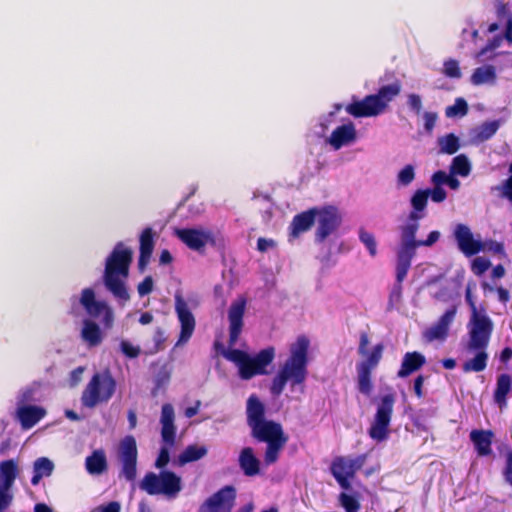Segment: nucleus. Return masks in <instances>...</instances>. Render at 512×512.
<instances>
[{
    "instance_id": "1",
    "label": "nucleus",
    "mask_w": 512,
    "mask_h": 512,
    "mask_svg": "<svg viewBox=\"0 0 512 512\" xmlns=\"http://www.w3.org/2000/svg\"><path fill=\"white\" fill-rule=\"evenodd\" d=\"M310 341L305 335L298 336L290 345L289 356L280 366L270 385V393L280 396L286 385L293 390L297 386H303L308 376Z\"/></svg>"
},
{
    "instance_id": "2",
    "label": "nucleus",
    "mask_w": 512,
    "mask_h": 512,
    "mask_svg": "<svg viewBox=\"0 0 512 512\" xmlns=\"http://www.w3.org/2000/svg\"><path fill=\"white\" fill-rule=\"evenodd\" d=\"M132 256V250L125 248L123 243L119 242L105 262L104 285L117 300L124 303L130 299L125 280L129 275Z\"/></svg>"
},
{
    "instance_id": "3",
    "label": "nucleus",
    "mask_w": 512,
    "mask_h": 512,
    "mask_svg": "<svg viewBox=\"0 0 512 512\" xmlns=\"http://www.w3.org/2000/svg\"><path fill=\"white\" fill-rule=\"evenodd\" d=\"M400 91V83L394 81L381 86L376 94L367 95L362 100L353 99L345 110L355 118L377 116L386 110L388 104L399 95Z\"/></svg>"
},
{
    "instance_id": "4",
    "label": "nucleus",
    "mask_w": 512,
    "mask_h": 512,
    "mask_svg": "<svg viewBox=\"0 0 512 512\" xmlns=\"http://www.w3.org/2000/svg\"><path fill=\"white\" fill-rule=\"evenodd\" d=\"M369 344V336L367 332L360 333V340L358 346V354L364 359L357 363V389L364 396L369 397L373 391L372 372L380 363L384 344H376L369 352L367 346Z\"/></svg>"
},
{
    "instance_id": "5",
    "label": "nucleus",
    "mask_w": 512,
    "mask_h": 512,
    "mask_svg": "<svg viewBox=\"0 0 512 512\" xmlns=\"http://www.w3.org/2000/svg\"><path fill=\"white\" fill-rule=\"evenodd\" d=\"M223 356L237 365L241 379L249 380L256 375L267 373L266 367L275 358V348L270 346L262 349L254 357L240 349H228L223 350Z\"/></svg>"
},
{
    "instance_id": "6",
    "label": "nucleus",
    "mask_w": 512,
    "mask_h": 512,
    "mask_svg": "<svg viewBox=\"0 0 512 512\" xmlns=\"http://www.w3.org/2000/svg\"><path fill=\"white\" fill-rule=\"evenodd\" d=\"M410 203L412 207L409 214L410 222L402 227L401 244L397 253L396 281L399 289L407 275L416 250V192L412 194Z\"/></svg>"
},
{
    "instance_id": "7",
    "label": "nucleus",
    "mask_w": 512,
    "mask_h": 512,
    "mask_svg": "<svg viewBox=\"0 0 512 512\" xmlns=\"http://www.w3.org/2000/svg\"><path fill=\"white\" fill-rule=\"evenodd\" d=\"M116 386L110 371L95 373L82 392V405L86 408H94L98 404L107 403L113 397Z\"/></svg>"
},
{
    "instance_id": "8",
    "label": "nucleus",
    "mask_w": 512,
    "mask_h": 512,
    "mask_svg": "<svg viewBox=\"0 0 512 512\" xmlns=\"http://www.w3.org/2000/svg\"><path fill=\"white\" fill-rule=\"evenodd\" d=\"M140 488L149 495L164 494L170 498L182 489L181 478L173 471L164 470L159 475L148 472L140 483Z\"/></svg>"
},
{
    "instance_id": "9",
    "label": "nucleus",
    "mask_w": 512,
    "mask_h": 512,
    "mask_svg": "<svg viewBox=\"0 0 512 512\" xmlns=\"http://www.w3.org/2000/svg\"><path fill=\"white\" fill-rule=\"evenodd\" d=\"M161 438L165 446L161 447L158 457L155 461V467L162 469L170 461L169 448L176 443L177 427L175 425V412L171 404L166 403L161 408Z\"/></svg>"
},
{
    "instance_id": "10",
    "label": "nucleus",
    "mask_w": 512,
    "mask_h": 512,
    "mask_svg": "<svg viewBox=\"0 0 512 512\" xmlns=\"http://www.w3.org/2000/svg\"><path fill=\"white\" fill-rule=\"evenodd\" d=\"M367 461V454H360L354 458L336 456L330 465V472L339 486L344 490H350L352 480Z\"/></svg>"
},
{
    "instance_id": "11",
    "label": "nucleus",
    "mask_w": 512,
    "mask_h": 512,
    "mask_svg": "<svg viewBox=\"0 0 512 512\" xmlns=\"http://www.w3.org/2000/svg\"><path fill=\"white\" fill-rule=\"evenodd\" d=\"M394 403L395 395L393 393L385 394L380 398L376 414L368 431L373 440L382 442L387 439Z\"/></svg>"
},
{
    "instance_id": "12",
    "label": "nucleus",
    "mask_w": 512,
    "mask_h": 512,
    "mask_svg": "<svg viewBox=\"0 0 512 512\" xmlns=\"http://www.w3.org/2000/svg\"><path fill=\"white\" fill-rule=\"evenodd\" d=\"M493 328H490L486 334L479 335V340L474 341L472 331H468L469 341L467 349L469 351H476V355L463 363L462 369L465 373L468 372H481L486 369L488 362V353L486 349L489 345Z\"/></svg>"
},
{
    "instance_id": "13",
    "label": "nucleus",
    "mask_w": 512,
    "mask_h": 512,
    "mask_svg": "<svg viewBox=\"0 0 512 512\" xmlns=\"http://www.w3.org/2000/svg\"><path fill=\"white\" fill-rule=\"evenodd\" d=\"M137 444L132 435L125 436L119 444V459L121 462L120 477L133 482L137 475Z\"/></svg>"
},
{
    "instance_id": "14",
    "label": "nucleus",
    "mask_w": 512,
    "mask_h": 512,
    "mask_svg": "<svg viewBox=\"0 0 512 512\" xmlns=\"http://www.w3.org/2000/svg\"><path fill=\"white\" fill-rule=\"evenodd\" d=\"M80 303L88 315L93 318L102 316V324L109 329L113 326L114 313L112 308L104 301H97L92 288H85L81 292Z\"/></svg>"
},
{
    "instance_id": "15",
    "label": "nucleus",
    "mask_w": 512,
    "mask_h": 512,
    "mask_svg": "<svg viewBox=\"0 0 512 512\" xmlns=\"http://www.w3.org/2000/svg\"><path fill=\"white\" fill-rule=\"evenodd\" d=\"M174 235L189 249L203 252L206 245H216L214 233L211 230L196 228H176Z\"/></svg>"
},
{
    "instance_id": "16",
    "label": "nucleus",
    "mask_w": 512,
    "mask_h": 512,
    "mask_svg": "<svg viewBox=\"0 0 512 512\" xmlns=\"http://www.w3.org/2000/svg\"><path fill=\"white\" fill-rule=\"evenodd\" d=\"M465 300L471 311L468 331H472L474 341H478L479 335L486 334L490 328H494V325L485 309L477 308L470 287L465 291Z\"/></svg>"
},
{
    "instance_id": "17",
    "label": "nucleus",
    "mask_w": 512,
    "mask_h": 512,
    "mask_svg": "<svg viewBox=\"0 0 512 512\" xmlns=\"http://www.w3.org/2000/svg\"><path fill=\"white\" fill-rule=\"evenodd\" d=\"M236 499V489L232 485H226L201 506L199 512H231Z\"/></svg>"
},
{
    "instance_id": "18",
    "label": "nucleus",
    "mask_w": 512,
    "mask_h": 512,
    "mask_svg": "<svg viewBox=\"0 0 512 512\" xmlns=\"http://www.w3.org/2000/svg\"><path fill=\"white\" fill-rule=\"evenodd\" d=\"M318 227L315 233V240L322 243L331 235L341 223V216L338 209L333 206L317 208Z\"/></svg>"
},
{
    "instance_id": "19",
    "label": "nucleus",
    "mask_w": 512,
    "mask_h": 512,
    "mask_svg": "<svg viewBox=\"0 0 512 512\" xmlns=\"http://www.w3.org/2000/svg\"><path fill=\"white\" fill-rule=\"evenodd\" d=\"M175 312L180 322V334L177 345L187 343L193 335L196 320L187 302L180 296H175Z\"/></svg>"
},
{
    "instance_id": "20",
    "label": "nucleus",
    "mask_w": 512,
    "mask_h": 512,
    "mask_svg": "<svg viewBox=\"0 0 512 512\" xmlns=\"http://www.w3.org/2000/svg\"><path fill=\"white\" fill-rule=\"evenodd\" d=\"M457 313V306L453 305L438 319L436 323L425 329L422 337L426 342H444L449 335L450 325L453 323Z\"/></svg>"
},
{
    "instance_id": "21",
    "label": "nucleus",
    "mask_w": 512,
    "mask_h": 512,
    "mask_svg": "<svg viewBox=\"0 0 512 512\" xmlns=\"http://www.w3.org/2000/svg\"><path fill=\"white\" fill-rule=\"evenodd\" d=\"M246 298L238 297L235 301H233L228 310V320H229V340L228 344L230 347L234 346L239 339V336L242 332L244 322V314L246 309Z\"/></svg>"
},
{
    "instance_id": "22",
    "label": "nucleus",
    "mask_w": 512,
    "mask_h": 512,
    "mask_svg": "<svg viewBox=\"0 0 512 512\" xmlns=\"http://www.w3.org/2000/svg\"><path fill=\"white\" fill-rule=\"evenodd\" d=\"M252 436L260 442L274 443L288 440V436L284 434L280 423L265 420L262 423L251 428Z\"/></svg>"
},
{
    "instance_id": "23",
    "label": "nucleus",
    "mask_w": 512,
    "mask_h": 512,
    "mask_svg": "<svg viewBox=\"0 0 512 512\" xmlns=\"http://www.w3.org/2000/svg\"><path fill=\"white\" fill-rule=\"evenodd\" d=\"M454 236L459 249L467 256L478 254L484 249V245L480 240H475L468 226L458 224L454 231Z\"/></svg>"
},
{
    "instance_id": "24",
    "label": "nucleus",
    "mask_w": 512,
    "mask_h": 512,
    "mask_svg": "<svg viewBox=\"0 0 512 512\" xmlns=\"http://www.w3.org/2000/svg\"><path fill=\"white\" fill-rule=\"evenodd\" d=\"M317 216V208H311L295 215L289 226V236L296 239L300 234L307 232L313 226Z\"/></svg>"
},
{
    "instance_id": "25",
    "label": "nucleus",
    "mask_w": 512,
    "mask_h": 512,
    "mask_svg": "<svg viewBox=\"0 0 512 512\" xmlns=\"http://www.w3.org/2000/svg\"><path fill=\"white\" fill-rule=\"evenodd\" d=\"M46 410L40 406L22 405L17 408L16 416L23 429L35 426L44 416Z\"/></svg>"
},
{
    "instance_id": "26",
    "label": "nucleus",
    "mask_w": 512,
    "mask_h": 512,
    "mask_svg": "<svg viewBox=\"0 0 512 512\" xmlns=\"http://www.w3.org/2000/svg\"><path fill=\"white\" fill-rule=\"evenodd\" d=\"M494 433L492 430L474 429L470 432V440L474 445L478 456H489L492 454V441Z\"/></svg>"
},
{
    "instance_id": "27",
    "label": "nucleus",
    "mask_w": 512,
    "mask_h": 512,
    "mask_svg": "<svg viewBox=\"0 0 512 512\" xmlns=\"http://www.w3.org/2000/svg\"><path fill=\"white\" fill-rule=\"evenodd\" d=\"M154 249V232L151 227H146L140 235V255L138 268L143 272L148 265Z\"/></svg>"
},
{
    "instance_id": "28",
    "label": "nucleus",
    "mask_w": 512,
    "mask_h": 512,
    "mask_svg": "<svg viewBox=\"0 0 512 512\" xmlns=\"http://www.w3.org/2000/svg\"><path fill=\"white\" fill-rule=\"evenodd\" d=\"M355 139V127L353 123H348L334 129L330 135L329 142L335 149H340L344 145L353 142Z\"/></svg>"
},
{
    "instance_id": "29",
    "label": "nucleus",
    "mask_w": 512,
    "mask_h": 512,
    "mask_svg": "<svg viewBox=\"0 0 512 512\" xmlns=\"http://www.w3.org/2000/svg\"><path fill=\"white\" fill-rule=\"evenodd\" d=\"M246 414L250 428L265 421V406L256 394L250 395L247 399Z\"/></svg>"
},
{
    "instance_id": "30",
    "label": "nucleus",
    "mask_w": 512,
    "mask_h": 512,
    "mask_svg": "<svg viewBox=\"0 0 512 512\" xmlns=\"http://www.w3.org/2000/svg\"><path fill=\"white\" fill-rule=\"evenodd\" d=\"M239 466L246 476L251 477L259 474L260 461L254 455V451L251 447H245L241 450L239 455Z\"/></svg>"
},
{
    "instance_id": "31",
    "label": "nucleus",
    "mask_w": 512,
    "mask_h": 512,
    "mask_svg": "<svg viewBox=\"0 0 512 512\" xmlns=\"http://www.w3.org/2000/svg\"><path fill=\"white\" fill-rule=\"evenodd\" d=\"M81 338L90 347H96L101 344L103 340L102 331L98 324L92 320H84L81 330Z\"/></svg>"
},
{
    "instance_id": "32",
    "label": "nucleus",
    "mask_w": 512,
    "mask_h": 512,
    "mask_svg": "<svg viewBox=\"0 0 512 512\" xmlns=\"http://www.w3.org/2000/svg\"><path fill=\"white\" fill-rule=\"evenodd\" d=\"M86 470L91 475H100L104 473L107 468V459L103 450H95L85 460Z\"/></svg>"
},
{
    "instance_id": "33",
    "label": "nucleus",
    "mask_w": 512,
    "mask_h": 512,
    "mask_svg": "<svg viewBox=\"0 0 512 512\" xmlns=\"http://www.w3.org/2000/svg\"><path fill=\"white\" fill-rule=\"evenodd\" d=\"M512 377L503 373L497 377L496 389L494 391V401L500 406H505L507 402V395L511 391Z\"/></svg>"
},
{
    "instance_id": "34",
    "label": "nucleus",
    "mask_w": 512,
    "mask_h": 512,
    "mask_svg": "<svg viewBox=\"0 0 512 512\" xmlns=\"http://www.w3.org/2000/svg\"><path fill=\"white\" fill-rule=\"evenodd\" d=\"M207 448L205 446L188 445L177 458L179 466H184L187 463L198 461L207 455Z\"/></svg>"
},
{
    "instance_id": "35",
    "label": "nucleus",
    "mask_w": 512,
    "mask_h": 512,
    "mask_svg": "<svg viewBox=\"0 0 512 512\" xmlns=\"http://www.w3.org/2000/svg\"><path fill=\"white\" fill-rule=\"evenodd\" d=\"M18 475V466L13 459L0 463V484L12 487Z\"/></svg>"
},
{
    "instance_id": "36",
    "label": "nucleus",
    "mask_w": 512,
    "mask_h": 512,
    "mask_svg": "<svg viewBox=\"0 0 512 512\" xmlns=\"http://www.w3.org/2000/svg\"><path fill=\"white\" fill-rule=\"evenodd\" d=\"M471 83L473 85H482L488 82H495L496 80V70L492 65H486L483 67H478L474 70L471 75Z\"/></svg>"
},
{
    "instance_id": "37",
    "label": "nucleus",
    "mask_w": 512,
    "mask_h": 512,
    "mask_svg": "<svg viewBox=\"0 0 512 512\" xmlns=\"http://www.w3.org/2000/svg\"><path fill=\"white\" fill-rule=\"evenodd\" d=\"M439 153L453 155L460 148V140L459 137L454 133H449L444 136H441L437 139Z\"/></svg>"
},
{
    "instance_id": "38",
    "label": "nucleus",
    "mask_w": 512,
    "mask_h": 512,
    "mask_svg": "<svg viewBox=\"0 0 512 512\" xmlns=\"http://www.w3.org/2000/svg\"><path fill=\"white\" fill-rule=\"evenodd\" d=\"M471 163L465 154H459L452 159L450 173L461 177H467L471 172Z\"/></svg>"
},
{
    "instance_id": "39",
    "label": "nucleus",
    "mask_w": 512,
    "mask_h": 512,
    "mask_svg": "<svg viewBox=\"0 0 512 512\" xmlns=\"http://www.w3.org/2000/svg\"><path fill=\"white\" fill-rule=\"evenodd\" d=\"M499 126L497 120L486 121L475 129L474 138L479 142H485L496 134Z\"/></svg>"
},
{
    "instance_id": "40",
    "label": "nucleus",
    "mask_w": 512,
    "mask_h": 512,
    "mask_svg": "<svg viewBox=\"0 0 512 512\" xmlns=\"http://www.w3.org/2000/svg\"><path fill=\"white\" fill-rule=\"evenodd\" d=\"M288 440L274 443H267L264 461L267 465L274 464L279 458L280 451L284 448Z\"/></svg>"
},
{
    "instance_id": "41",
    "label": "nucleus",
    "mask_w": 512,
    "mask_h": 512,
    "mask_svg": "<svg viewBox=\"0 0 512 512\" xmlns=\"http://www.w3.org/2000/svg\"><path fill=\"white\" fill-rule=\"evenodd\" d=\"M416 371V351L408 352L402 362L401 368L397 375L400 378H405Z\"/></svg>"
},
{
    "instance_id": "42",
    "label": "nucleus",
    "mask_w": 512,
    "mask_h": 512,
    "mask_svg": "<svg viewBox=\"0 0 512 512\" xmlns=\"http://www.w3.org/2000/svg\"><path fill=\"white\" fill-rule=\"evenodd\" d=\"M468 113V104L464 98H457L453 105L446 107L445 115L448 118L465 116Z\"/></svg>"
},
{
    "instance_id": "43",
    "label": "nucleus",
    "mask_w": 512,
    "mask_h": 512,
    "mask_svg": "<svg viewBox=\"0 0 512 512\" xmlns=\"http://www.w3.org/2000/svg\"><path fill=\"white\" fill-rule=\"evenodd\" d=\"M33 469L34 472L40 473L43 477H48L53 472L54 464L50 459L46 457H40L35 460Z\"/></svg>"
},
{
    "instance_id": "44",
    "label": "nucleus",
    "mask_w": 512,
    "mask_h": 512,
    "mask_svg": "<svg viewBox=\"0 0 512 512\" xmlns=\"http://www.w3.org/2000/svg\"><path fill=\"white\" fill-rule=\"evenodd\" d=\"M339 502L346 512H359L361 508L358 499L345 492L339 495Z\"/></svg>"
},
{
    "instance_id": "45",
    "label": "nucleus",
    "mask_w": 512,
    "mask_h": 512,
    "mask_svg": "<svg viewBox=\"0 0 512 512\" xmlns=\"http://www.w3.org/2000/svg\"><path fill=\"white\" fill-rule=\"evenodd\" d=\"M359 239L366 246L369 251V254L374 257L377 254V243L375 237L372 233L367 232L365 229L361 228L359 230Z\"/></svg>"
},
{
    "instance_id": "46",
    "label": "nucleus",
    "mask_w": 512,
    "mask_h": 512,
    "mask_svg": "<svg viewBox=\"0 0 512 512\" xmlns=\"http://www.w3.org/2000/svg\"><path fill=\"white\" fill-rule=\"evenodd\" d=\"M443 74L449 78L459 79L462 76L459 62L452 58L444 61Z\"/></svg>"
},
{
    "instance_id": "47",
    "label": "nucleus",
    "mask_w": 512,
    "mask_h": 512,
    "mask_svg": "<svg viewBox=\"0 0 512 512\" xmlns=\"http://www.w3.org/2000/svg\"><path fill=\"white\" fill-rule=\"evenodd\" d=\"M10 486L0 484V512H4L13 501V494Z\"/></svg>"
},
{
    "instance_id": "48",
    "label": "nucleus",
    "mask_w": 512,
    "mask_h": 512,
    "mask_svg": "<svg viewBox=\"0 0 512 512\" xmlns=\"http://www.w3.org/2000/svg\"><path fill=\"white\" fill-rule=\"evenodd\" d=\"M491 266V262L483 257H477L473 260L471 269L475 275H482Z\"/></svg>"
},
{
    "instance_id": "49",
    "label": "nucleus",
    "mask_w": 512,
    "mask_h": 512,
    "mask_svg": "<svg viewBox=\"0 0 512 512\" xmlns=\"http://www.w3.org/2000/svg\"><path fill=\"white\" fill-rule=\"evenodd\" d=\"M414 177V167L412 165H407L399 172L398 183L401 185H408L414 180Z\"/></svg>"
},
{
    "instance_id": "50",
    "label": "nucleus",
    "mask_w": 512,
    "mask_h": 512,
    "mask_svg": "<svg viewBox=\"0 0 512 512\" xmlns=\"http://www.w3.org/2000/svg\"><path fill=\"white\" fill-rule=\"evenodd\" d=\"M424 192L427 193L428 198L430 197L432 201L436 203L443 202L447 197V193L443 187L434 186V188L426 189Z\"/></svg>"
},
{
    "instance_id": "51",
    "label": "nucleus",
    "mask_w": 512,
    "mask_h": 512,
    "mask_svg": "<svg viewBox=\"0 0 512 512\" xmlns=\"http://www.w3.org/2000/svg\"><path fill=\"white\" fill-rule=\"evenodd\" d=\"M496 14L500 21L505 20L507 22L509 20H512V13L509 9V6H508V4L504 3L503 1L497 2Z\"/></svg>"
},
{
    "instance_id": "52",
    "label": "nucleus",
    "mask_w": 512,
    "mask_h": 512,
    "mask_svg": "<svg viewBox=\"0 0 512 512\" xmlns=\"http://www.w3.org/2000/svg\"><path fill=\"white\" fill-rule=\"evenodd\" d=\"M121 352L129 358H136L140 354V348L133 346L130 342L123 340L120 343Z\"/></svg>"
},
{
    "instance_id": "53",
    "label": "nucleus",
    "mask_w": 512,
    "mask_h": 512,
    "mask_svg": "<svg viewBox=\"0 0 512 512\" xmlns=\"http://www.w3.org/2000/svg\"><path fill=\"white\" fill-rule=\"evenodd\" d=\"M154 281L152 276H146L142 282L138 284V294L143 297L150 294L153 290Z\"/></svg>"
},
{
    "instance_id": "54",
    "label": "nucleus",
    "mask_w": 512,
    "mask_h": 512,
    "mask_svg": "<svg viewBox=\"0 0 512 512\" xmlns=\"http://www.w3.org/2000/svg\"><path fill=\"white\" fill-rule=\"evenodd\" d=\"M448 178L449 174L443 170H438L432 175L431 181L434 186L442 187V185H447Z\"/></svg>"
},
{
    "instance_id": "55",
    "label": "nucleus",
    "mask_w": 512,
    "mask_h": 512,
    "mask_svg": "<svg viewBox=\"0 0 512 512\" xmlns=\"http://www.w3.org/2000/svg\"><path fill=\"white\" fill-rule=\"evenodd\" d=\"M276 245L273 239H266L263 237L258 238L257 240V249L260 252H266L269 248H273Z\"/></svg>"
},
{
    "instance_id": "56",
    "label": "nucleus",
    "mask_w": 512,
    "mask_h": 512,
    "mask_svg": "<svg viewBox=\"0 0 512 512\" xmlns=\"http://www.w3.org/2000/svg\"><path fill=\"white\" fill-rule=\"evenodd\" d=\"M440 233L438 231H431L425 240H418L419 246H431L438 241Z\"/></svg>"
},
{
    "instance_id": "57",
    "label": "nucleus",
    "mask_w": 512,
    "mask_h": 512,
    "mask_svg": "<svg viewBox=\"0 0 512 512\" xmlns=\"http://www.w3.org/2000/svg\"><path fill=\"white\" fill-rule=\"evenodd\" d=\"M424 120H425V123H424L425 129L427 131H432V129L434 128L436 121H437V114L427 112L424 115Z\"/></svg>"
},
{
    "instance_id": "58",
    "label": "nucleus",
    "mask_w": 512,
    "mask_h": 512,
    "mask_svg": "<svg viewBox=\"0 0 512 512\" xmlns=\"http://www.w3.org/2000/svg\"><path fill=\"white\" fill-rule=\"evenodd\" d=\"M504 476L506 481L512 486V452L507 455Z\"/></svg>"
},
{
    "instance_id": "59",
    "label": "nucleus",
    "mask_w": 512,
    "mask_h": 512,
    "mask_svg": "<svg viewBox=\"0 0 512 512\" xmlns=\"http://www.w3.org/2000/svg\"><path fill=\"white\" fill-rule=\"evenodd\" d=\"M428 196L424 190H418V219L421 217L422 212L427 205Z\"/></svg>"
},
{
    "instance_id": "60",
    "label": "nucleus",
    "mask_w": 512,
    "mask_h": 512,
    "mask_svg": "<svg viewBox=\"0 0 512 512\" xmlns=\"http://www.w3.org/2000/svg\"><path fill=\"white\" fill-rule=\"evenodd\" d=\"M120 504L116 501H111L106 505H102L98 508L97 512H120Z\"/></svg>"
},
{
    "instance_id": "61",
    "label": "nucleus",
    "mask_w": 512,
    "mask_h": 512,
    "mask_svg": "<svg viewBox=\"0 0 512 512\" xmlns=\"http://www.w3.org/2000/svg\"><path fill=\"white\" fill-rule=\"evenodd\" d=\"M499 45V42L497 40L490 41L485 47H483L478 53L477 57L481 58L484 57L487 52L494 50Z\"/></svg>"
},
{
    "instance_id": "62",
    "label": "nucleus",
    "mask_w": 512,
    "mask_h": 512,
    "mask_svg": "<svg viewBox=\"0 0 512 512\" xmlns=\"http://www.w3.org/2000/svg\"><path fill=\"white\" fill-rule=\"evenodd\" d=\"M497 291V294H498V299L500 302H502L503 304H506L507 302H509L510 300V293L507 289L503 288V287H498L496 289Z\"/></svg>"
},
{
    "instance_id": "63",
    "label": "nucleus",
    "mask_w": 512,
    "mask_h": 512,
    "mask_svg": "<svg viewBox=\"0 0 512 512\" xmlns=\"http://www.w3.org/2000/svg\"><path fill=\"white\" fill-rule=\"evenodd\" d=\"M500 361L502 363H507L512 358V348L511 347H505L501 353H500Z\"/></svg>"
},
{
    "instance_id": "64",
    "label": "nucleus",
    "mask_w": 512,
    "mask_h": 512,
    "mask_svg": "<svg viewBox=\"0 0 512 512\" xmlns=\"http://www.w3.org/2000/svg\"><path fill=\"white\" fill-rule=\"evenodd\" d=\"M172 260H173V257L171 255V253L166 249L162 250L160 257H159L160 264H162V265L170 264L172 262Z\"/></svg>"
}]
</instances>
